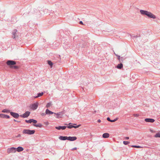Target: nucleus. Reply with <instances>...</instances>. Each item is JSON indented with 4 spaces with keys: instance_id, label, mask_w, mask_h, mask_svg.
<instances>
[{
    "instance_id": "obj_2",
    "label": "nucleus",
    "mask_w": 160,
    "mask_h": 160,
    "mask_svg": "<svg viewBox=\"0 0 160 160\" xmlns=\"http://www.w3.org/2000/svg\"><path fill=\"white\" fill-rule=\"evenodd\" d=\"M35 132L34 130H30L29 129H24L22 131V133L24 134H27L28 135H32Z\"/></svg>"
},
{
    "instance_id": "obj_9",
    "label": "nucleus",
    "mask_w": 160,
    "mask_h": 160,
    "mask_svg": "<svg viewBox=\"0 0 160 160\" xmlns=\"http://www.w3.org/2000/svg\"><path fill=\"white\" fill-rule=\"evenodd\" d=\"M25 122L28 123H31L32 122H33L34 123H36L37 122L36 120L33 119H30L29 120H26Z\"/></svg>"
},
{
    "instance_id": "obj_3",
    "label": "nucleus",
    "mask_w": 160,
    "mask_h": 160,
    "mask_svg": "<svg viewBox=\"0 0 160 160\" xmlns=\"http://www.w3.org/2000/svg\"><path fill=\"white\" fill-rule=\"evenodd\" d=\"M7 151L8 154L15 153L16 152V148L14 147L8 148H7Z\"/></svg>"
},
{
    "instance_id": "obj_43",
    "label": "nucleus",
    "mask_w": 160,
    "mask_h": 160,
    "mask_svg": "<svg viewBox=\"0 0 160 160\" xmlns=\"http://www.w3.org/2000/svg\"><path fill=\"white\" fill-rule=\"evenodd\" d=\"M73 124L74 125H76V124H75V123Z\"/></svg>"
},
{
    "instance_id": "obj_7",
    "label": "nucleus",
    "mask_w": 160,
    "mask_h": 160,
    "mask_svg": "<svg viewBox=\"0 0 160 160\" xmlns=\"http://www.w3.org/2000/svg\"><path fill=\"white\" fill-rule=\"evenodd\" d=\"M30 112L29 111L26 112L25 113L23 114L20 115V117L23 118H26L28 117L30 115Z\"/></svg>"
},
{
    "instance_id": "obj_44",
    "label": "nucleus",
    "mask_w": 160,
    "mask_h": 160,
    "mask_svg": "<svg viewBox=\"0 0 160 160\" xmlns=\"http://www.w3.org/2000/svg\"><path fill=\"white\" fill-rule=\"evenodd\" d=\"M14 121H15V122H16V120L15 119H14Z\"/></svg>"
},
{
    "instance_id": "obj_33",
    "label": "nucleus",
    "mask_w": 160,
    "mask_h": 160,
    "mask_svg": "<svg viewBox=\"0 0 160 160\" xmlns=\"http://www.w3.org/2000/svg\"><path fill=\"white\" fill-rule=\"evenodd\" d=\"M107 120L110 122H111V120L110 119V118L109 117H108L107 118Z\"/></svg>"
},
{
    "instance_id": "obj_15",
    "label": "nucleus",
    "mask_w": 160,
    "mask_h": 160,
    "mask_svg": "<svg viewBox=\"0 0 160 160\" xmlns=\"http://www.w3.org/2000/svg\"><path fill=\"white\" fill-rule=\"evenodd\" d=\"M23 149V148L21 147H18L16 148V151H17L18 152L22 151Z\"/></svg>"
},
{
    "instance_id": "obj_8",
    "label": "nucleus",
    "mask_w": 160,
    "mask_h": 160,
    "mask_svg": "<svg viewBox=\"0 0 160 160\" xmlns=\"http://www.w3.org/2000/svg\"><path fill=\"white\" fill-rule=\"evenodd\" d=\"M11 115L14 118H18L19 117L18 113L11 112H10Z\"/></svg>"
},
{
    "instance_id": "obj_36",
    "label": "nucleus",
    "mask_w": 160,
    "mask_h": 160,
    "mask_svg": "<svg viewBox=\"0 0 160 160\" xmlns=\"http://www.w3.org/2000/svg\"><path fill=\"white\" fill-rule=\"evenodd\" d=\"M134 116L135 117H138L139 116V115L138 114H134Z\"/></svg>"
},
{
    "instance_id": "obj_23",
    "label": "nucleus",
    "mask_w": 160,
    "mask_h": 160,
    "mask_svg": "<svg viewBox=\"0 0 160 160\" xmlns=\"http://www.w3.org/2000/svg\"><path fill=\"white\" fill-rule=\"evenodd\" d=\"M155 138H160V132H158L154 136Z\"/></svg>"
},
{
    "instance_id": "obj_5",
    "label": "nucleus",
    "mask_w": 160,
    "mask_h": 160,
    "mask_svg": "<svg viewBox=\"0 0 160 160\" xmlns=\"http://www.w3.org/2000/svg\"><path fill=\"white\" fill-rule=\"evenodd\" d=\"M72 123H69L68 124V126H67V127L68 128H77L81 126V125H79L78 126H77L76 127H74V126L73 125H72ZM64 125H68V124H67V123H65Z\"/></svg>"
},
{
    "instance_id": "obj_12",
    "label": "nucleus",
    "mask_w": 160,
    "mask_h": 160,
    "mask_svg": "<svg viewBox=\"0 0 160 160\" xmlns=\"http://www.w3.org/2000/svg\"><path fill=\"white\" fill-rule=\"evenodd\" d=\"M0 117L5 118H10V117L9 115L3 114H0Z\"/></svg>"
},
{
    "instance_id": "obj_1",
    "label": "nucleus",
    "mask_w": 160,
    "mask_h": 160,
    "mask_svg": "<svg viewBox=\"0 0 160 160\" xmlns=\"http://www.w3.org/2000/svg\"><path fill=\"white\" fill-rule=\"evenodd\" d=\"M140 12L141 14L143 15H146L148 18H152V19H155L156 17L155 15L153 14L151 12L148 11H147L140 10Z\"/></svg>"
},
{
    "instance_id": "obj_6",
    "label": "nucleus",
    "mask_w": 160,
    "mask_h": 160,
    "mask_svg": "<svg viewBox=\"0 0 160 160\" xmlns=\"http://www.w3.org/2000/svg\"><path fill=\"white\" fill-rule=\"evenodd\" d=\"M38 104L39 103L38 102H36L32 104L31 106V108L33 110L36 109L38 107Z\"/></svg>"
},
{
    "instance_id": "obj_10",
    "label": "nucleus",
    "mask_w": 160,
    "mask_h": 160,
    "mask_svg": "<svg viewBox=\"0 0 160 160\" xmlns=\"http://www.w3.org/2000/svg\"><path fill=\"white\" fill-rule=\"evenodd\" d=\"M68 140L70 141H72L76 140L77 139V138L75 136L68 137Z\"/></svg>"
},
{
    "instance_id": "obj_38",
    "label": "nucleus",
    "mask_w": 160,
    "mask_h": 160,
    "mask_svg": "<svg viewBox=\"0 0 160 160\" xmlns=\"http://www.w3.org/2000/svg\"><path fill=\"white\" fill-rule=\"evenodd\" d=\"M125 139L126 140H128L129 139V137H126Z\"/></svg>"
},
{
    "instance_id": "obj_40",
    "label": "nucleus",
    "mask_w": 160,
    "mask_h": 160,
    "mask_svg": "<svg viewBox=\"0 0 160 160\" xmlns=\"http://www.w3.org/2000/svg\"><path fill=\"white\" fill-rule=\"evenodd\" d=\"M101 122V120L100 119H98V122Z\"/></svg>"
},
{
    "instance_id": "obj_41",
    "label": "nucleus",
    "mask_w": 160,
    "mask_h": 160,
    "mask_svg": "<svg viewBox=\"0 0 160 160\" xmlns=\"http://www.w3.org/2000/svg\"><path fill=\"white\" fill-rule=\"evenodd\" d=\"M150 131L152 132H155L154 131H153L152 130H150Z\"/></svg>"
},
{
    "instance_id": "obj_21",
    "label": "nucleus",
    "mask_w": 160,
    "mask_h": 160,
    "mask_svg": "<svg viewBox=\"0 0 160 160\" xmlns=\"http://www.w3.org/2000/svg\"><path fill=\"white\" fill-rule=\"evenodd\" d=\"M17 32V30H14L12 32V34L13 36L12 37L13 38H15V34L16 33V32Z\"/></svg>"
},
{
    "instance_id": "obj_16",
    "label": "nucleus",
    "mask_w": 160,
    "mask_h": 160,
    "mask_svg": "<svg viewBox=\"0 0 160 160\" xmlns=\"http://www.w3.org/2000/svg\"><path fill=\"white\" fill-rule=\"evenodd\" d=\"M45 113L47 114H52L54 113L47 109L46 110Z\"/></svg>"
},
{
    "instance_id": "obj_45",
    "label": "nucleus",
    "mask_w": 160,
    "mask_h": 160,
    "mask_svg": "<svg viewBox=\"0 0 160 160\" xmlns=\"http://www.w3.org/2000/svg\"><path fill=\"white\" fill-rule=\"evenodd\" d=\"M77 126H74V127H76Z\"/></svg>"
},
{
    "instance_id": "obj_11",
    "label": "nucleus",
    "mask_w": 160,
    "mask_h": 160,
    "mask_svg": "<svg viewBox=\"0 0 160 160\" xmlns=\"http://www.w3.org/2000/svg\"><path fill=\"white\" fill-rule=\"evenodd\" d=\"M66 128H67V127L65 126H58V127H56L55 128L56 129H58V130H60L61 129L65 130Z\"/></svg>"
},
{
    "instance_id": "obj_17",
    "label": "nucleus",
    "mask_w": 160,
    "mask_h": 160,
    "mask_svg": "<svg viewBox=\"0 0 160 160\" xmlns=\"http://www.w3.org/2000/svg\"><path fill=\"white\" fill-rule=\"evenodd\" d=\"M109 136V134L108 133H104L102 135V137L104 138H108Z\"/></svg>"
},
{
    "instance_id": "obj_29",
    "label": "nucleus",
    "mask_w": 160,
    "mask_h": 160,
    "mask_svg": "<svg viewBox=\"0 0 160 160\" xmlns=\"http://www.w3.org/2000/svg\"><path fill=\"white\" fill-rule=\"evenodd\" d=\"M132 147L135 148H141V147L139 146H136V145H132Z\"/></svg>"
},
{
    "instance_id": "obj_25",
    "label": "nucleus",
    "mask_w": 160,
    "mask_h": 160,
    "mask_svg": "<svg viewBox=\"0 0 160 160\" xmlns=\"http://www.w3.org/2000/svg\"><path fill=\"white\" fill-rule=\"evenodd\" d=\"M48 64L51 66V67H52L53 65L52 62L50 61H48Z\"/></svg>"
},
{
    "instance_id": "obj_18",
    "label": "nucleus",
    "mask_w": 160,
    "mask_h": 160,
    "mask_svg": "<svg viewBox=\"0 0 160 160\" xmlns=\"http://www.w3.org/2000/svg\"><path fill=\"white\" fill-rule=\"evenodd\" d=\"M123 67V64L121 63L120 64H118L116 66V68L119 69H121Z\"/></svg>"
},
{
    "instance_id": "obj_28",
    "label": "nucleus",
    "mask_w": 160,
    "mask_h": 160,
    "mask_svg": "<svg viewBox=\"0 0 160 160\" xmlns=\"http://www.w3.org/2000/svg\"><path fill=\"white\" fill-rule=\"evenodd\" d=\"M54 113L57 114V116H56V118H58L59 117L58 116L61 115V112H59L57 113Z\"/></svg>"
},
{
    "instance_id": "obj_37",
    "label": "nucleus",
    "mask_w": 160,
    "mask_h": 160,
    "mask_svg": "<svg viewBox=\"0 0 160 160\" xmlns=\"http://www.w3.org/2000/svg\"><path fill=\"white\" fill-rule=\"evenodd\" d=\"M46 114V113H43L41 114V115L42 116H44Z\"/></svg>"
},
{
    "instance_id": "obj_14",
    "label": "nucleus",
    "mask_w": 160,
    "mask_h": 160,
    "mask_svg": "<svg viewBox=\"0 0 160 160\" xmlns=\"http://www.w3.org/2000/svg\"><path fill=\"white\" fill-rule=\"evenodd\" d=\"M59 139L61 140H68V137L61 136L59 137Z\"/></svg>"
},
{
    "instance_id": "obj_22",
    "label": "nucleus",
    "mask_w": 160,
    "mask_h": 160,
    "mask_svg": "<svg viewBox=\"0 0 160 160\" xmlns=\"http://www.w3.org/2000/svg\"><path fill=\"white\" fill-rule=\"evenodd\" d=\"M2 112L4 113H9L10 112L9 110L7 109H3L2 111Z\"/></svg>"
},
{
    "instance_id": "obj_42",
    "label": "nucleus",
    "mask_w": 160,
    "mask_h": 160,
    "mask_svg": "<svg viewBox=\"0 0 160 160\" xmlns=\"http://www.w3.org/2000/svg\"><path fill=\"white\" fill-rule=\"evenodd\" d=\"M46 124H48V122H46Z\"/></svg>"
},
{
    "instance_id": "obj_27",
    "label": "nucleus",
    "mask_w": 160,
    "mask_h": 160,
    "mask_svg": "<svg viewBox=\"0 0 160 160\" xmlns=\"http://www.w3.org/2000/svg\"><path fill=\"white\" fill-rule=\"evenodd\" d=\"M129 142L127 141H123V143L125 145H126L128 144L129 143Z\"/></svg>"
},
{
    "instance_id": "obj_19",
    "label": "nucleus",
    "mask_w": 160,
    "mask_h": 160,
    "mask_svg": "<svg viewBox=\"0 0 160 160\" xmlns=\"http://www.w3.org/2000/svg\"><path fill=\"white\" fill-rule=\"evenodd\" d=\"M33 125L36 127H38L39 128H41L42 126V125L40 123L37 124H33Z\"/></svg>"
},
{
    "instance_id": "obj_34",
    "label": "nucleus",
    "mask_w": 160,
    "mask_h": 160,
    "mask_svg": "<svg viewBox=\"0 0 160 160\" xmlns=\"http://www.w3.org/2000/svg\"><path fill=\"white\" fill-rule=\"evenodd\" d=\"M77 149V148H72L71 149V150L73 151V150H76Z\"/></svg>"
},
{
    "instance_id": "obj_39",
    "label": "nucleus",
    "mask_w": 160,
    "mask_h": 160,
    "mask_svg": "<svg viewBox=\"0 0 160 160\" xmlns=\"http://www.w3.org/2000/svg\"><path fill=\"white\" fill-rule=\"evenodd\" d=\"M79 23L80 24H82V25L83 24V22L82 21H81Z\"/></svg>"
},
{
    "instance_id": "obj_4",
    "label": "nucleus",
    "mask_w": 160,
    "mask_h": 160,
    "mask_svg": "<svg viewBox=\"0 0 160 160\" xmlns=\"http://www.w3.org/2000/svg\"><path fill=\"white\" fill-rule=\"evenodd\" d=\"M6 63L7 65L9 66L10 68H12V66L16 64V62L13 61L12 60H8Z\"/></svg>"
},
{
    "instance_id": "obj_20",
    "label": "nucleus",
    "mask_w": 160,
    "mask_h": 160,
    "mask_svg": "<svg viewBox=\"0 0 160 160\" xmlns=\"http://www.w3.org/2000/svg\"><path fill=\"white\" fill-rule=\"evenodd\" d=\"M43 94V92H42L41 93H38V95L35 97H34V98H37L38 97H40L42 96Z\"/></svg>"
},
{
    "instance_id": "obj_32",
    "label": "nucleus",
    "mask_w": 160,
    "mask_h": 160,
    "mask_svg": "<svg viewBox=\"0 0 160 160\" xmlns=\"http://www.w3.org/2000/svg\"><path fill=\"white\" fill-rule=\"evenodd\" d=\"M117 120H118V118H117L113 120H111V122H114L116 121H117Z\"/></svg>"
},
{
    "instance_id": "obj_24",
    "label": "nucleus",
    "mask_w": 160,
    "mask_h": 160,
    "mask_svg": "<svg viewBox=\"0 0 160 160\" xmlns=\"http://www.w3.org/2000/svg\"><path fill=\"white\" fill-rule=\"evenodd\" d=\"M52 105V102H49L46 105V107L47 108H48L50 107Z\"/></svg>"
},
{
    "instance_id": "obj_26",
    "label": "nucleus",
    "mask_w": 160,
    "mask_h": 160,
    "mask_svg": "<svg viewBox=\"0 0 160 160\" xmlns=\"http://www.w3.org/2000/svg\"><path fill=\"white\" fill-rule=\"evenodd\" d=\"M126 59V58H125L124 57H121L120 58V60L119 61V62H123V60H125Z\"/></svg>"
},
{
    "instance_id": "obj_31",
    "label": "nucleus",
    "mask_w": 160,
    "mask_h": 160,
    "mask_svg": "<svg viewBox=\"0 0 160 160\" xmlns=\"http://www.w3.org/2000/svg\"><path fill=\"white\" fill-rule=\"evenodd\" d=\"M12 68H13L14 69H18V66H12Z\"/></svg>"
},
{
    "instance_id": "obj_13",
    "label": "nucleus",
    "mask_w": 160,
    "mask_h": 160,
    "mask_svg": "<svg viewBox=\"0 0 160 160\" xmlns=\"http://www.w3.org/2000/svg\"><path fill=\"white\" fill-rule=\"evenodd\" d=\"M145 121L146 122L152 123L155 121V120L154 119L152 118H146L145 119Z\"/></svg>"
},
{
    "instance_id": "obj_30",
    "label": "nucleus",
    "mask_w": 160,
    "mask_h": 160,
    "mask_svg": "<svg viewBox=\"0 0 160 160\" xmlns=\"http://www.w3.org/2000/svg\"><path fill=\"white\" fill-rule=\"evenodd\" d=\"M115 54L116 55V56H117L118 57V60L119 61H120V60H121L120 59L121 57H120V56H119V55H117L115 53Z\"/></svg>"
},
{
    "instance_id": "obj_35",
    "label": "nucleus",
    "mask_w": 160,
    "mask_h": 160,
    "mask_svg": "<svg viewBox=\"0 0 160 160\" xmlns=\"http://www.w3.org/2000/svg\"><path fill=\"white\" fill-rule=\"evenodd\" d=\"M21 136L20 134H19L16 137H17V138L20 137H21Z\"/></svg>"
}]
</instances>
